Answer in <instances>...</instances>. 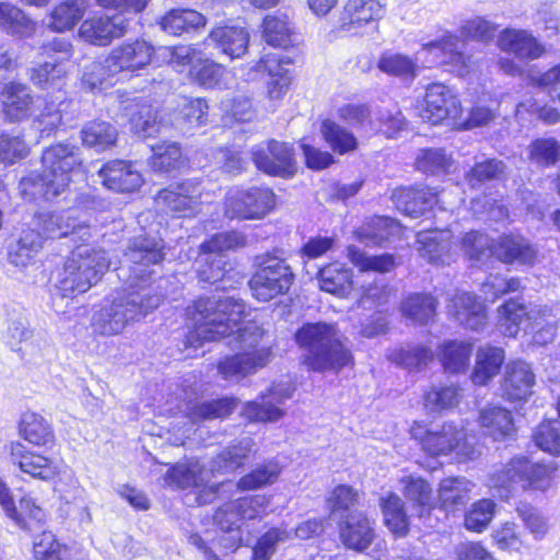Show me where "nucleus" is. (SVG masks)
Here are the masks:
<instances>
[{
  "label": "nucleus",
  "instance_id": "72a5a7b5",
  "mask_svg": "<svg viewBox=\"0 0 560 560\" xmlns=\"http://www.w3.org/2000/svg\"><path fill=\"white\" fill-rule=\"evenodd\" d=\"M452 236L447 229L421 231L417 234L418 252L431 262H444L453 246Z\"/></svg>",
  "mask_w": 560,
  "mask_h": 560
},
{
  "label": "nucleus",
  "instance_id": "0e129e2a",
  "mask_svg": "<svg viewBox=\"0 0 560 560\" xmlns=\"http://www.w3.org/2000/svg\"><path fill=\"white\" fill-rule=\"evenodd\" d=\"M459 402V390L454 385L433 386L424 395V406L430 412L454 408Z\"/></svg>",
  "mask_w": 560,
  "mask_h": 560
},
{
  "label": "nucleus",
  "instance_id": "680f3d73",
  "mask_svg": "<svg viewBox=\"0 0 560 560\" xmlns=\"http://www.w3.org/2000/svg\"><path fill=\"white\" fill-rule=\"evenodd\" d=\"M495 503L490 499H481L471 504L465 514L466 529L482 533L491 523L495 513Z\"/></svg>",
  "mask_w": 560,
  "mask_h": 560
},
{
  "label": "nucleus",
  "instance_id": "f3484780",
  "mask_svg": "<svg viewBox=\"0 0 560 560\" xmlns=\"http://www.w3.org/2000/svg\"><path fill=\"white\" fill-rule=\"evenodd\" d=\"M460 103L453 90L443 83H432L427 88L422 118L438 125L447 118H456Z\"/></svg>",
  "mask_w": 560,
  "mask_h": 560
},
{
  "label": "nucleus",
  "instance_id": "1a4fd4ad",
  "mask_svg": "<svg viewBox=\"0 0 560 560\" xmlns=\"http://www.w3.org/2000/svg\"><path fill=\"white\" fill-rule=\"evenodd\" d=\"M207 191L202 183L191 178L160 190L155 197L159 210L177 217H194L201 211Z\"/></svg>",
  "mask_w": 560,
  "mask_h": 560
},
{
  "label": "nucleus",
  "instance_id": "37998d69",
  "mask_svg": "<svg viewBox=\"0 0 560 560\" xmlns=\"http://www.w3.org/2000/svg\"><path fill=\"white\" fill-rule=\"evenodd\" d=\"M84 0H67L57 4L49 14L48 26L58 33L72 30L86 12Z\"/></svg>",
  "mask_w": 560,
  "mask_h": 560
},
{
  "label": "nucleus",
  "instance_id": "338daca9",
  "mask_svg": "<svg viewBox=\"0 0 560 560\" xmlns=\"http://www.w3.org/2000/svg\"><path fill=\"white\" fill-rule=\"evenodd\" d=\"M65 75V68L55 61H45L30 70L31 82L45 90L59 88Z\"/></svg>",
  "mask_w": 560,
  "mask_h": 560
},
{
  "label": "nucleus",
  "instance_id": "13d9d810",
  "mask_svg": "<svg viewBox=\"0 0 560 560\" xmlns=\"http://www.w3.org/2000/svg\"><path fill=\"white\" fill-rule=\"evenodd\" d=\"M320 133L329 147L339 154L348 153L357 148V139L353 133L330 119L322 121Z\"/></svg>",
  "mask_w": 560,
  "mask_h": 560
},
{
  "label": "nucleus",
  "instance_id": "7c9ffc66",
  "mask_svg": "<svg viewBox=\"0 0 560 560\" xmlns=\"http://www.w3.org/2000/svg\"><path fill=\"white\" fill-rule=\"evenodd\" d=\"M474 483L465 477H447L441 480L438 499L442 510L456 512L467 504Z\"/></svg>",
  "mask_w": 560,
  "mask_h": 560
},
{
  "label": "nucleus",
  "instance_id": "49530a36",
  "mask_svg": "<svg viewBox=\"0 0 560 560\" xmlns=\"http://www.w3.org/2000/svg\"><path fill=\"white\" fill-rule=\"evenodd\" d=\"M399 226L387 217H376L371 219L365 225L361 226L357 232V240L366 246H381L388 241Z\"/></svg>",
  "mask_w": 560,
  "mask_h": 560
},
{
  "label": "nucleus",
  "instance_id": "f8f14e48",
  "mask_svg": "<svg viewBox=\"0 0 560 560\" xmlns=\"http://www.w3.org/2000/svg\"><path fill=\"white\" fill-rule=\"evenodd\" d=\"M10 459L14 466L32 478L51 481L62 471V460L28 450L21 442L10 445Z\"/></svg>",
  "mask_w": 560,
  "mask_h": 560
},
{
  "label": "nucleus",
  "instance_id": "4d7b16f0",
  "mask_svg": "<svg viewBox=\"0 0 560 560\" xmlns=\"http://www.w3.org/2000/svg\"><path fill=\"white\" fill-rule=\"evenodd\" d=\"M347 257L360 271H377L384 273L393 270L395 267L393 255L383 254L369 256L355 245H349L347 247Z\"/></svg>",
  "mask_w": 560,
  "mask_h": 560
},
{
  "label": "nucleus",
  "instance_id": "412c9836",
  "mask_svg": "<svg viewBox=\"0 0 560 560\" xmlns=\"http://www.w3.org/2000/svg\"><path fill=\"white\" fill-rule=\"evenodd\" d=\"M448 314L463 327L479 330L487 323L485 305L469 292H457L447 305Z\"/></svg>",
  "mask_w": 560,
  "mask_h": 560
},
{
  "label": "nucleus",
  "instance_id": "a18cd8bd",
  "mask_svg": "<svg viewBox=\"0 0 560 560\" xmlns=\"http://www.w3.org/2000/svg\"><path fill=\"white\" fill-rule=\"evenodd\" d=\"M262 37L273 47H288L292 43L293 27L288 14L275 12L262 21Z\"/></svg>",
  "mask_w": 560,
  "mask_h": 560
},
{
  "label": "nucleus",
  "instance_id": "9b49d317",
  "mask_svg": "<svg viewBox=\"0 0 560 560\" xmlns=\"http://www.w3.org/2000/svg\"><path fill=\"white\" fill-rule=\"evenodd\" d=\"M460 38L450 32H445L439 39L422 45V50L433 55L439 65L447 68L458 77L467 75L472 68V58L463 50Z\"/></svg>",
  "mask_w": 560,
  "mask_h": 560
},
{
  "label": "nucleus",
  "instance_id": "473e14b6",
  "mask_svg": "<svg viewBox=\"0 0 560 560\" xmlns=\"http://www.w3.org/2000/svg\"><path fill=\"white\" fill-rule=\"evenodd\" d=\"M520 457L512 458L508 464L497 469L489 478L488 486L493 494L508 500L517 489H523V475Z\"/></svg>",
  "mask_w": 560,
  "mask_h": 560
},
{
  "label": "nucleus",
  "instance_id": "774afa93",
  "mask_svg": "<svg viewBox=\"0 0 560 560\" xmlns=\"http://www.w3.org/2000/svg\"><path fill=\"white\" fill-rule=\"evenodd\" d=\"M533 439L536 445L551 455H560V421L550 420L541 422Z\"/></svg>",
  "mask_w": 560,
  "mask_h": 560
},
{
  "label": "nucleus",
  "instance_id": "cd10ccee",
  "mask_svg": "<svg viewBox=\"0 0 560 560\" xmlns=\"http://www.w3.org/2000/svg\"><path fill=\"white\" fill-rule=\"evenodd\" d=\"M189 77L192 82L206 89L225 90L232 88L234 82L229 70L208 58L196 60L189 69Z\"/></svg>",
  "mask_w": 560,
  "mask_h": 560
},
{
  "label": "nucleus",
  "instance_id": "9d476101",
  "mask_svg": "<svg viewBox=\"0 0 560 560\" xmlns=\"http://www.w3.org/2000/svg\"><path fill=\"white\" fill-rule=\"evenodd\" d=\"M275 194L268 187L231 189L225 197V214L238 219H261L275 207Z\"/></svg>",
  "mask_w": 560,
  "mask_h": 560
},
{
  "label": "nucleus",
  "instance_id": "393cba45",
  "mask_svg": "<svg viewBox=\"0 0 560 560\" xmlns=\"http://www.w3.org/2000/svg\"><path fill=\"white\" fill-rule=\"evenodd\" d=\"M535 375L524 361L516 360L506 364L502 381L503 395L509 400H523L532 394Z\"/></svg>",
  "mask_w": 560,
  "mask_h": 560
},
{
  "label": "nucleus",
  "instance_id": "09e8293b",
  "mask_svg": "<svg viewBox=\"0 0 560 560\" xmlns=\"http://www.w3.org/2000/svg\"><path fill=\"white\" fill-rule=\"evenodd\" d=\"M436 300L425 293H413L401 302V313L405 317L419 324H428L435 316Z\"/></svg>",
  "mask_w": 560,
  "mask_h": 560
},
{
  "label": "nucleus",
  "instance_id": "a878e982",
  "mask_svg": "<svg viewBox=\"0 0 560 560\" xmlns=\"http://www.w3.org/2000/svg\"><path fill=\"white\" fill-rule=\"evenodd\" d=\"M339 535L347 548L363 551L374 539V528L363 513L354 512L347 515L346 521L339 525Z\"/></svg>",
  "mask_w": 560,
  "mask_h": 560
},
{
  "label": "nucleus",
  "instance_id": "c85d7f7f",
  "mask_svg": "<svg viewBox=\"0 0 560 560\" xmlns=\"http://www.w3.org/2000/svg\"><path fill=\"white\" fill-rule=\"evenodd\" d=\"M393 200L399 211L417 218L438 203V194L427 187L401 188L394 192Z\"/></svg>",
  "mask_w": 560,
  "mask_h": 560
},
{
  "label": "nucleus",
  "instance_id": "4468645a",
  "mask_svg": "<svg viewBox=\"0 0 560 560\" xmlns=\"http://www.w3.org/2000/svg\"><path fill=\"white\" fill-rule=\"evenodd\" d=\"M154 48L144 39L126 42L114 47L108 54L109 61L121 79L141 70L152 61Z\"/></svg>",
  "mask_w": 560,
  "mask_h": 560
},
{
  "label": "nucleus",
  "instance_id": "c03bdc74",
  "mask_svg": "<svg viewBox=\"0 0 560 560\" xmlns=\"http://www.w3.org/2000/svg\"><path fill=\"white\" fill-rule=\"evenodd\" d=\"M207 19L199 12L188 9L170 10L160 20V26L163 31L172 35H180L190 30L205 27Z\"/></svg>",
  "mask_w": 560,
  "mask_h": 560
},
{
  "label": "nucleus",
  "instance_id": "5701e85b",
  "mask_svg": "<svg viewBox=\"0 0 560 560\" xmlns=\"http://www.w3.org/2000/svg\"><path fill=\"white\" fill-rule=\"evenodd\" d=\"M291 60L277 52H266L260 60L253 66L256 72H266L270 77L268 94L271 98H280L289 89L291 77L287 66Z\"/></svg>",
  "mask_w": 560,
  "mask_h": 560
},
{
  "label": "nucleus",
  "instance_id": "a211bd4d",
  "mask_svg": "<svg viewBox=\"0 0 560 560\" xmlns=\"http://www.w3.org/2000/svg\"><path fill=\"white\" fill-rule=\"evenodd\" d=\"M293 388L289 384L273 385L261 394V402L249 401L244 406L243 413L249 421L275 422L284 416L280 407L291 398Z\"/></svg>",
  "mask_w": 560,
  "mask_h": 560
},
{
  "label": "nucleus",
  "instance_id": "c9c22d12",
  "mask_svg": "<svg viewBox=\"0 0 560 560\" xmlns=\"http://www.w3.org/2000/svg\"><path fill=\"white\" fill-rule=\"evenodd\" d=\"M0 30L14 37L28 38L34 35L36 23L20 8L0 2Z\"/></svg>",
  "mask_w": 560,
  "mask_h": 560
},
{
  "label": "nucleus",
  "instance_id": "79ce46f5",
  "mask_svg": "<svg viewBox=\"0 0 560 560\" xmlns=\"http://www.w3.org/2000/svg\"><path fill=\"white\" fill-rule=\"evenodd\" d=\"M121 80L113 62L107 56L101 61H93L84 68L82 85L89 91L95 92L107 89Z\"/></svg>",
  "mask_w": 560,
  "mask_h": 560
},
{
  "label": "nucleus",
  "instance_id": "ddd939ff",
  "mask_svg": "<svg viewBox=\"0 0 560 560\" xmlns=\"http://www.w3.org/2000/svg\"><path fill=\"white\" fill-rule=\"evenodd\" d=\"M253 161L260 171L277 176H291L294 173L293 148L285 142L270 140L255 145Z\"/></svg>",
  "mask_w": 560,
  "mask_h": 560
},
{
  "label": "nucleus",
  "instance_id": "5fc2aeb1",
  "mask_svg": "<svg viewBox=\"0 0 560 560\" xmlns=\"http://www.w3.org/2000/svg\"><path fill=\"white\" fill-rule=\"evenodd\" d=\"M126 109H128L127 115L129 116L131 129L137 135L150 138L160 132L161 126L156 121V113L151 106L135 104L127 106Z\"/></svg>",
  "mask_w": 560,
  "mask_h": 560
},
{
  "label": "nucleus",
  "instance_id": "4c0bfd02",
  "mask_svg": "<svg viewBox=\"0 0 560 560\" xmlns=\"http://www.w3.org/2000/svg\"><path fill=\"white\" fill-rule=\"evenodd\" d=\"M504 361V351L498 347L485 346L478 349L476 365L471 374L475 385H487L500 371Z\"/></svg>",
  "mask_w": 560,
  "mask_h": 560
},
{
  "label": "nucleus",
  "instance_id": "4be33fe9",
  "mask_svg": "<svg viewBox=\"0 0 560 560\" xmlns=\"http://www.w3.org/2000/svg\"><path fill=\"white\" fill-rule=\"evenodd\" d=\"M98 176L105 187L117 192H130L142 185V176L130 162L115 160L107 162Z\"/></svg>",
  "mask_w": 560,
  "mask_h": 560
},
{
  "label": "nucleus",
  "instance_id": "2eb2a0df",
  "mask_svg": "<svg viewBox=\"0 0 560 560\" xmlns=\"http://www.w3.org/2000/svg\"><path fill=\"white\" fill-rule=\"evenodd\" d=\"M128 26V20L120 13L100 15L85 20L80 26L79 34L92 45L107 46L115 38L122 37Z\"/></svg>",
  "mask_w": 560,
  "mask_h": 560
},
{
  "label": "nucleus",
  "instance_id": "b1692460",
  "mask_svg": "<svg viewBox=\"0 0 560 560\" xmlns=\"http://www.w3.org/2000/svg\"><path fill=\"white\" fill-rule=\"evenodd\" d=\"M542 306H533L529 310L518 300H509L498 308V323L504 336L515 337L523 323L530 322L540 325L538 316L544 314Z\"/></svg>",
  "mask_w": 560,
  "mask_h": 560
},
{
  "label": "nucleus",
  "instance_id": "603ef678",
  "mask_svg": "<svg viewBox=\"0 0 560 560\" xmlns=\"http://www.w3.org/2000/svg\"><path fill=\"white\" fill-rule=\"evenodd\" d=\"M416 166L425 174H447L454 166V159L441 148L422 149L417 155Z\"/></svg>",
  "mask_w": 560,
  "mask_h": 560
},
{
  "label": "nucleus",
  "instance_id": "e433bc0d",
  "mask_svg": "<svg viewBox=\"0 0 560 560\" xmlns=\"http://www.w3.org/2000/svg\"><path fill=\"white\" fill-rule=\"evenodd\" d=\"M479 421L485 433L493 440H504L515 431L511 412L508 409L491 406L480 411Z\"/></svg>",
  "mask_w": 560,
  "mask_h": 560
},
{
  "label": "nucleus",
  "instance_id": "39448f33",
  "mask_svg": "<svg viewBox=\"0 0 560 560\" xmlns=\"http://www.w3.org/2000/svg\"><path fill=\"white\" fill-rule=\"evenodd\" d=\"M109 266L105 250L79 246L58 271L56 287L65 298L84 293L102 279Z\"/></svg>",
  "mask_w": 560,
  "mask_h": 560
},
{
  "label": "nucleus",
  "instance_id": "ea45409f",
  "mask_svg": "<svg viewBox=\"0 0 560 560\" xmlns=\"http://www.w3.org/2000/svg\"><path fill=\"white\" fill-rule=\"evenodd\" d=\"M318 284L320 290L345 296L352 289V271L340 262H332L318 272Z\"/></svg>",
  "mask_w": 560,
  "mask_h": 560
},
{
  "label": "nucleus",
  "instance_id": "58836bf2",
  "mask_svg": "<svg viewBox=\"0 0 560 560\" xmlns=\"http://www.w3.org/2000/svg\"><path fill=\"white\" fill-rule=\"evenodd\" d=\"M209 481V472L199 462L178 464L168 469L165 475V482L179 489L199 488Z\"/></svg>",
  "mask_w": 560,
  "mask_h": 560
},
{
  "label": "nucleus",
  "instance_id": "bb28decb",
  "mask_svg": "<svg viewBox=\"0 0 560 560\" xmlns=\"http://www.w3.org/2000/svg\"><path fill=\"white\" fill-rule=\"evenodd\" d=\"M253 446V439L244 438L237 443L223 448L209 462L206 468L209 472V480L215 475L232 474L242 467L249 456Z\"/></svg>",
  "mask_w": 560,
  "mask_h": 560
},
{
  "label": "nucleus",
  "instance_id": "e2e57ef3",
  "mask_svg": "<svg viewBox=\"0 0 560 560\" xmlns=\"http://www.w3.org/2000/svg\"><path fill=\"white\" fill-rule=\"evenodd\" d=\"M378 68L383 72L412 81L418 74L416 60L401 54L383 55L378 61Z\"/></svg>",
  "mask_w": 560,
  "mask_h": 560
},
{
  "label": "nucleus",
  "instance_id": "3c124183",
  "mask_svg": "<svg viewBox=\"0 0 560 560\" xmlns=\"http://www.w3.org/2000/svg\"><path fill=\"white\" fill-rule=\"evenodd\" d=\"M150 166L156 173H170L182 164V150L176 142H162L151 145Z\"/></svg>",
  "mask_w": 560,
  "mask_h": 560
},
{
  "label": "nucleus",
  "instance_id": "f03ea898",
  "mask_svg": "<svg viewBox=\"0 0 560 560\" xmlns=\"http://www.w3.org/2000/svg\"><path fill=\"white\" fill-rule=\"evenodd\" d=\"M164 243L160 237L138 235L131 238L125 250V260L130 276L128 288L105 303L94 314L93 329L102 336H117L161 304L164 294L161 283H148L152 266L164 260Z\"/></svg>",
  "mask_w": 560,
  "mask_h": 560
},
{
  "label": "nucleus",
  "instance_id": "0eeeda50",
  "mask_svg": "<svg viewBox=\"0 0 560 560\" xmlns=\"http://www.w3.org/2000/svg\"><path fill=\"white\" fill-rule=\"evenodd\" d=\"M246 245L242 233L231 231L218 233L200 246V256L197 260L198 277L203 282L217 283L224 280L228 269L225 250L237 249Z\"/></svg>",
  "mask_w": 560,
  "mask_h": 560
},
{
  "label": "nucleus",
  "instance_id": "6ab92c4d",
  "mask_svg": "<svg viewBox=\"0 0 560 560\" xmlns=\"http://www.w3.org/2000/svg\"><path fill=\"white\" fill-rule=\"evenodd\" d=\"M36 224L46 238H60L77 233H81L80 237L90 235L89 225L79 218L77 209L39 213Z\"/></svg>",
  "mask_w": 560,
  "mask_h": 560
},
{
  "label": "nucleus",
  "instance_id": "7ed1b4c3",
  "mask_svg": "<svg viewBox=\"0 0 560 560\" xmlns=\"http://www.w3.org/2000/svg\"><path fill=\"white\" fill-rule=\"evenodd\" d=\"M43 172L32 173L20 182L22 194L31 199L50 200L69 186L71 174L80 166L79 149L58 143L46 149L42 156Z\"/></svg>",
  "mask_w": 560,
  "mask_h": 560
},
{
  "label": "nucleus",
  "instance_id": "c756f323",
  "mask_svg": "<svg viewBox=\"0 0 560 560\" xmlns=\"http://www.w3.org/2000/svg\"><path fill=\"white\" fill-rule=\"evenodd\" d=\"M19 434L24 441L38 447H51L56 442V435L49 421L34 411L22 413Z\"/></svg>",
  "mask_w": 560,
  "mask_h": 560
},
{
  "label": "nucleus",
  "instance_id": "dca6fc26",
  "mask_svg": "<svg viewBox=\"0 0 560 560\" xmlns=\"http://www.w3.org/2000/svg\"><path fill=\"white\" fill-rule=\"evenodd\" d=\"M386 0H348L338 20V30L348 34H359L365 25L378 21Z\"/></svg>",
  "mask_w": 560,
  "mask_h": 560
},
{
  "label": "nucleus",
  "instance_id": "f704fd0d",
  "mask_svg": "<svg viewBox=\"0 0 560 560\" xmlns=\"http://www.w3.org/2000/svg\"><path fill=\"white\" fill-rule=\"evenodd\" d=\"M210 39L231 59L242 57L248 48L249 33L242 26H222L211 31Z\"/></svg>",
  "mask_w": 560,
  "mask_h": 560
},
{
  "label": "nucleus",
  "instance_id": "a19ab883",
  "mask_svg": "<svg viewBox=\"0 0 560 560\" xmlns=\"http://www.w3.org/2000/svg\"><path fill=\"white\" fill-rule=\"evenodd\" d=\"M32 102L30 89L24 84L10 83L3 89V110L7 118L12 121L25 118L30 113Z\"/></svg>",
  "mask_w": 560,
  "mask_h": 560
},
{
  "label": "nucleus",
  "instance_id": "8fccbe9b",
  "mask_svg": "<svg viewBox=\"0 0 560 560\" xmlns=\"http://www.w3.org/2000/svg\"><path fill=\"white\" fill-rule=\"evenodd\" d=\"M117 136V129L104 120L90 121L85 124L81 130L83 143L97 151H103L114 145L116 143Z\"/></svg>",
  "mask_w": 560,
  "mask_h": 560
},
{
  "label": "nucleus",
  "instance_id": "2f4dec72",
  "mask_svg": "<svg viewBox=\"0 0 560 560\" xmlns=\"http://www.w3.org/2000/svg\"><path fill=\"white\" fill-rule=\"evenodd\" d=\"M537 252L529 242L522 236L504 235L493 247V255L505 264L520 262L533 265Z\"/></svg>",
  "mask_w": 560,
  "mask_h": 560
},
{
  "label": "nucleus",
  "instance_id": "6e6d98bb",
  "mask_svg": "<svg viewBox=\"0 0 560 560\" xmlns=\"http://www.w3.org/2000/svg\"><path fill=\"white\" fill-rule=\"evenodd\" d=\"M235 398H220L198 402L189 407L188 417L192 422L228 417L236 407Z\"/></svg>",
  "mask_w": 560,
  "mask_h": 560
},
{
  "label": "nucleus",
  "instance_id": "423d86ee",
  "mask_svg": "<svg viewBox=\"0 0 560 560\" xmlns=\"http://www.w3.org/2000/svg\"><path fill=\"white\" fill-rule=\"evenodd\" d=\"M411 435L419 440L423 451L432 456L455 452L464 459H474L479 455L471 441L474 438H468L465 429L454 422H446L432 430H424L420 425L412 427Z\"/></svg>",
  "mask_w": 560,
  "mask_h": 560
},
{
  "label": "nucleus",
  "instance_id": "aec40b11",
  "mask_svg": "<svg viewBox=\"0 0 560 560\" xmlns=\"http://www.w3.org/2000/svg\"><path fill=\"white\" fill-rule=\"evenodd\" d=\"M498 46L521 61L537 59L545 51L544 46L526 30H503L498 37Z\"/></svg>",
  "mask_w": 560,
  "mask_h": 560
},
{
  "label": "nucleus",
  "instance_id": "bf43d9fd",
  "mask_svg": "<svg viewBox=\"0 0 560 560\" xmlns=\"http://www.w3.org/2000/svg\"><path fill=\"white\" fill-rule=\"evenodd\" d=\"M280 472L281 467L277 462H266L243 476L237 482V489L250 491L272 485L277 481Z\"/></svg>",
  "mask_w": 560,
  "mask_h": 560
},
{
  "label": "nucleus",
  "instance_id": "f257e3e1",
  "mask_svg": "<svg viewBox=\"0 0 560 560\" xmlns=\"http://www.w3.org/2000/svg\"><path fill=\"white\" fill-rule=\"evenodd\" d=\"M245 313L242 300L223 295L199 299L187 308V347L198 348L206 341L237 332L242 352L228 355L218 363V372L225 381L240 382L265 368L272 358L275 339L268 330L256 324L237 328Z\"/></svg>",
  "mask_w": 560,
  "mask_h": 560
},
{
  "label": "nucleus",
  "instance_id": "69168bd1",
  "mask_svg": "<svg viewBox=\"0 0 560 560\" xmlns=\"http://www.w3.org/2000/svg\"><path fill=\"white\" fill-rule=\"evenodd\" d=\"M292 538V533L285 528L273 527L266 532L253 548L252 560H271L277 546Z\"/></svg>",
  "mask_w": 560,
  "mask_h": 560
},
{
  "label": "nucleus",
  "instance_id": "de8ad7c7",
  "mask_svg": "<svg viewBox=\"0 0 560 560\" xmlns=\"http://www.w3.org/2000/svg\"><path fill=\"white\" fill-rule=\"evenodd\" d=\"M401 482L404 483V494L413 504L418 517L423 518L429 515L433 508V499L432 489L427 480L408 476Z\"/></svg>",
  "mask_w": 560,
  "mask_h": 560
},
{
  "label": "nucleus",
  "instance_id": "6e6552de",
  "mask_svg": "<svg viewBox=\"0 0 560 560\" xmlns=\"http://www.w3.org/2000/svg\"><path fill=\"white\" fill-rule=\"evenodd\" d=\"M294 281V273L284 257L267 254L261 258L259 268L250 278L248 285L253 296L268 302L285 294Z\"/></svg>",
  "mask_w": 560,
  "mask_h": 560
},
{
  "label": "nucleus",
  "instance_id": "20e7f679",
  "mask_svg": "<svg viewBox=\"0 0 560 560\" xmlns=\"http://www.w3.org/2000/svg\"><path fill=\"white\" fill-rule=\"evenodd\" d=\"M295 341L304 351L302 363L311 371L340 369L351 361V354L332 324H305L295 332Z\"/></svg>",
  "mask_w": 560,
  "mask_h": 560
},
{
  "label": "nucleus",
  "instance_id": "864d4df0",
  "mask_svg": "<svg viewBox=\"0 0 560 560\" xmlns=\"http://www.w3.org/2000/svg\"><path fill=\"white\" fill-rule=\"evenodd\" d=\"M382 511L386 526L395 535L405 536L409 528L408 516L402 500L396 493L382 499Z\"/></svg>",
  "mask_w": 560,
  "mask_h": 560
},
{
  "label": "nucleus",
  "instance_id": "052dcab7",
  "mask_svg": "<svg viewBox=\"0 0 560 560\" xmlns=\"http://www.w3.org/2000/svg\"><path fill=\"white\" fill-rule=\"evenodd\" d=\"M472 346L464 341H450L442 349V364L451 373L465 372L469 365Z\"/></svg>",
  "mask_w": 560,
  "mask_h": 560
}]
</instances>
